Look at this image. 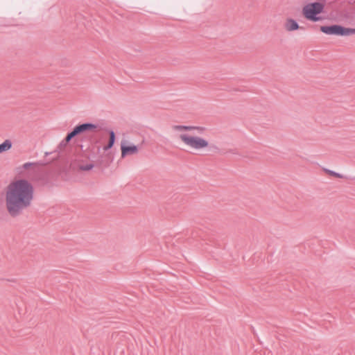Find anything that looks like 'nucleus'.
I'll return each mask as SVG.
<instances>
[{"instance_id":"f257e3e1","label":"nucleus","mask_w":355,"mask_h":355,"mask_svg":"<svg viewBox=\"0 0 355 355\" xmlns=\"http://www.w3.org/2000/svg\"><path fill=\"white\" fill-rule=\"evenodd\" d=\"M34 197V189L25 179L11 182L5 189L6 208L12 217L19 216L31 206Z\"/></svg>"},{"instance_id":"f03ea898","label":"nucleus","mask_w":355,"mask_h":355,"mask_svg":"<svg viewBox=\"0 0 355 355\" xmlns=\"http://www.w3.org/2000/svg\"><path fill=\"white\" fill-rule=\"evenodd\" d=\"M324 6L320 2L309 3L304 6L302 8V14L304 17L311 21H318L321 19L318 15L323 12Z\"/></svg>"},{"instance_id":"7ed1b4c3","label":"nucleus","mask_w":355,"mask_h":355,"mask_svg":"<svg viewBox=\"0 0 355 355\" xmlns=\"http://www.w3.org/2000/svg\"><path fill=\"white\" fill-rule=\"evenodd\" d=\"M180 139L188 147L199 150L209 146L208 141L200 137L189 136L187 134L180 135Z\"/></svg>"},{"instance_id":"20e7f679","label":"nucleus","mask_w":355,"mask_h":355,"mask_svg":"<svg viewBox=\"0 0 355 355\" xmlns=\"http://www.w3.org/2000/svg\"><path fill=\"white\" fill-rule=\"evenodd\" d=\"M320 31L327 35L346 36L355 34V28H346L340 25L322 26Z\"/></svg>"},{"instance_id":"39448f33","label":"nucleus","mask_w":355,"mask_h":355,"mask_svg":"<svg viewBox=\"0 0 355 355\" xmlns=\"http://www.w3.org/2000/svg\"><path fill=\"white\" fill-rule=\"evenodd\" d=\"M98 125L92 123H85L76 125L72 131L67 135V141H71L74 137L88 130H96Z\"/></svg>"},{"instance_id":"423d86ee","label":"nucleus","mask_w":355,"mask_h":355,"mask_svg":"<svg viewBox=\"0 0 355 355\" xmlns=\"http://www.w3.org/2000/svg\"><path fill=\"white\" fill-rule=\"evenodd\" d=\"M121 157H125L128 155H135L138 153V147L134 144L126 146L125 142L121 144Z\"/></svg>"},{"instance_id":"0eeeda50","label":"nucleus","mask_w":355,"mask_h":355,"mask_svg":"<svg viewBox=\"0 0 355 355\" xmlns=\"http://www.w3.org/2000/svg\"><path fill=\"white\" fill-rule=\"evenodd\" d=\"M285 28L288 31H293L300 28V27L295 19L290 18L285 23Z\"/></svg>"},{"instance_id":"6e6552de","label":"nucleus","mask_w":355,"mask_h":355,"mask_svg":"<svg viewBox=\"0 0 355 355\" xmlns=\"http://www.w3.org/2000/svg\"><path fill=\"white\" fill-rule=\"evenodd\" d=\"M109 135H110V139H109L108 144L103 147V150L104 151H107L109 149L112 148L115 142L116 136H115L114 132L113 130H110Z\"/></svg>"},{"instance_id":"1a4fd4ad","label":"nucleus","mask_w":355,"mask_h":355,"mask_svg":"<svg viewBox=\"0 0 355 355\" xmlns=\"http://www.w3.org/2000/svg\"><path fill=\"white\" fill-rule=\"evenodd\" d=\"M12 144L10 139H6L0 144V153L10 150L12 148Z\"/></svg>"},{"instance_id":"9d476101","label":"nucleus","mask_w":355,"mask_h":355,"mask_svg":"<svg viewBox=\"0 0 355 355\" xmlns=\"http://www.w3.org/2000/svg\"><path fill=\"white\" fill-rule=\"evenodd\" d=\"M195 128L194 126L190 125H175L173 126V129L177 131H182V130H191Z\"/></svg>"},{"instance_id":"9b49d317","label":"nucleus","mask_w":355,"mask_h":355,"mask_svg":"<svg viewBox=\"0 0 355 355\" xmlns=\"http://www.w3.org/2000/svg\"><path fill=\"white\" fill-rule=\"evenodd\" d=\"M93 168H94V164H87L85 165H81L80 166V170L85 171H89V170L92 169Z\"/></svg>"},{"instance_id":"f8f14e48","label":"nucleus","mask_w":355,"mask_h":355,"mask_svg":"<svg viewBox=\"0 0 355 355\" xmlns=\"http://www.w3.org/2000/svg\"><path fill=\"white\" fill-rule=\"evenodd\" d=\"M325 171H326V172L327 173H329L331 175H333V176H335V177H337V178H343V175L342 174L336 173V172H335L334 171H331V170H329V169H326Z\"/></svg>"},{"instance_id":"ddd939ff","label":"nucleus","mask_w":355,"mask_h":355,"mask_svg":"<svg viewBox=\"0 0 355 355\" xmlns=\"http://www.w3.org/2000/svg\"><path fill=\"white\" fill-rule=\"evenodd\" d=\"M37 163H35V162H26L24 163L23 165H22V168L24 169H28L29 167L32 166H35L37 165Z\"/></svg>"},{"instance_id":"4468645a","label":"nucleus","mask_w":355,"mask_h":355,"mask_svg":"<svg viewBox=\"0 0 355 355\" xmlns=\"http://www.w3.org/2000/svg\"><path fill=\"white\" fill-rule=\"evenodd\" d=\"M70 141H67V137L60 143L59 148L65 147Z\"/></svg>"},{"instance_id":"2eb2a0df","label":"nucleus","mask_w":355,"mask_h":355,"mask_svg":"<svg viewBox=\"0 0 355 355\" xmlns=\"http://www.w3.org/2000/svg\"><path fill=\"white\" fill-rule=\"evenodd\" d=\"M195 128L193 130H197L199 132H202L205 130V128L203 127H199V126H194Z\"/></svg>"},{"instance_id":"dca6fc26","label":"nucleus","mask_w":355,"mask_h":355,"mask_svg":"<svg viewBox=\"0 0 355 355\" xmlns=\"http://www.w3.org/2000/svg\"><path fill=\"white\" fill-rule=\"evenodd\" d=\"M49 155H50V153H48V152L45 153L46 156H48Z\"/></svg>"},{"instance_id":"f3484780","label":"nucleus","mask_w":355,"mask_h":355,"mask_svg":"<svg viewBox=\"0 0 355 355\" xmlns=\"http://www.w3.org/2000/svg\"><path fill=\"white\" fill-rule=\"evenodd\" d=\"M101 149V148L100 146H99V147H98V152H100Z\"/></svg>"}]
</instances>
